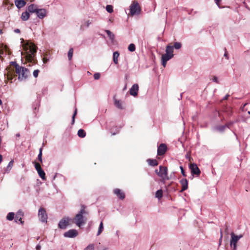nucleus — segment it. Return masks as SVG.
I'll return each mask as SVG.
<instances>
[{"instance_id":"obj_46","label":"nucleus","mask_w":250,"mask_h":250,"mask_svg":"<svg viewBox=\"0 0 250 250\" xmlns=\"http://www.w3.org/2000/svg\"><path fill=\"white\" fill-rule=\"evenodd\" d=\"M36 250H41V246L40 245H37L36 247Z\"/></svg>"},{"instance_id":"obj_54","label":"nucleus","mask_w":250,"mask_h":250,"mask_svg":"<svg viewBox=\"0 0 250 250\" xmlns=\"http://www.w3.org/2000/svg\"><path fill=\"white\" fill-rule=\"evenodd\" d=\"M248 114L250 115V111L248 112Z\"/></svg>"},{"instance_id":"obj_1","label":"nucleus","mask_w":250,"mask_h":250,"mask_svg":"<svg viewBox=\"0 0 250 250\" xmlns=\"http://www.w3.org/2000/svg\"><path fill=\"white\" fill-rule=\"evenodd\" d=\"M18 75V79L21 81L25 80L30 75L28 69L20 66L15 62H11V67L7 69V78L12 83L13 79Z\"/></svg>"},{"instance_id":"obj_28","label":"nucleus","mask_w":250,"mask_h":250,"mask_svg":"<svg viewBox=\"0 0 250 250\" xmlns=\"http://www.w3.org/2000/svg\"><path fill=\"white\" fill-rule=\"evenodd\" d=\"M163 196V191L162 189L158 190L155 194V197L158 199H160Z\"/></svg>"},{"instance_id":"obj_5","label":"nucleus","mask_w":250,"mask_h":250,"mask_svg":"<svg viewBox=\"0 0 250 250\" xmlns=\"http://www.w3.org/2000/svg\"><path fill=\"white\" fill-rule=\"evenodd\" d=\"M130 15L133 16L138 15L140 12V7L137 2H133L130 6Z\"/></svg>"},{"instance_id":"obj_37","label":"nucleus","mask_w":250,"mask_h":250,"mask_svg":"<svg viewBox=\"0 0 250 250\" xmlns=\"http://www.w3.org/2000/svg\"><path fill=\"white\" fill-rule=\"evenodd\" d=\"M173 46L174 47V48H175L176 49H179L181 47L182 44L179 42H175L174 44V46Z\"/></svg>"},{"instance_id":"obj_40","label":"nucleus","mask_w":250,"mask_h":250,"mask_svg":"<svg viewBox=\"0 0 250 250\" xmlns=\"http://www.w3.org/2000/svg\"><path fill=\"white\" fill-rule=\"evenodd\" d=\"M39 72L40 71L38 69L33 71V75L35 78H37L38 76Z\"/></svg>"},{"instance_id":"obj_6","label":"nucleus","mask_w":250,"mask_h":250,"mask_svg":"<svg viewBox=\"0 0 250 250\" xmlns=\"http://www.w3.org/2000/svg\"><path fill=\"white\" fill-rule=\"evenodd\" d=\"M158 176L160 177L164 181L168 180L169 178L168 177L167 168L166 167H163L161 166H160Z\"/></svg>"},{"instance_id":"obj_35","label":"nucleus","mask_w":250,"mask_h":250,"mask_svg":"<svg viewBox=\"0 0 250 250\" xmlns=\"http://www.w3.org/2000/svg\"><path fill=\"white\" fill-rule=\"evenodd\" d=\"M48 56L47 53H45L44 55V57L42 59V62L44 63H46L49 60V57Z\"/></svg>"},{"instance_id":"obj_49","label":"nucleus","mask_w":250,"mask_h":250,"mask_svg":"<svg viewBox=\"0 0 250 250\" xmlns=\"http://www.w3.org/2000/svg\"><path fill=\"white\" fill-rule=\"evenodd\" d=\"M221 0H215V3L217 5H219V2Z\"/></svg>"},{"instance_id":"obj_41","label":"nucleus","mask_w":250,"mask_h":250,"mask_svg":"<svg viewBox=\"0 0 250 250\" xmlns=\"http://www.w3.org/2000/svg\"><path fill=\"white\" fill-rule=\"evenodd\" d=\"M77 114V109L76 108L75 110V111H74V113L72 116V124H73L74 123V122H75V116Z\"/></svg>"},{"instance_id":"obj_36","label":"nucleus","mask_w":250,"mask_h":250,"mask_svg":"<svg viewBox=\"0 0 250 250\" xmlns=\"http://www.w3.org/2000/svg\"><path fill=\"white\" fill-rule=\"evenodd\" d=\"M42 147L40 148V150H39V154H38V159L41 163H42Z\"/></svg>"},{"instance_id":"obj_3","label":"nucleus","mask_w":250,"mask_h":250,"mask_svg":"<svg viewBox=\"0 0 250 250\" xmlns=\"http://www.w3.org/2000/svg\"><path fill=\"white\" fill-rule=\"evenodd\" d=\"M87 213V211L85 209L84 206H82L80 212L76 215L74 218V222L77 226L81 227L85 223L87 219L84 215Z\"/></svg>"},{"instance_id":"obj_39","label":"nucleus","mask_w":250,"mask_h":250,"mask_svg":"<svg viewBox=\"0 0 250 250\" xmlns=\"http://www.w3.org/2000/svg\"><path fill=\"white\" fill-rule=\"evenodd\" d=\"M35 168L36 169V170L38 171V170H41L42 169V168H41V167L40 166V165L38 163H35Z\"/></svg>"},{"instance_id":"obj_22","label":"nucleus","mask_w":250,"mask_h":250,"mask_svg":"<svg viewBox=\"0 0 250 250\" xmlns=\"http://www.w3.org/2000/svg\"><path fill=\"white\" fill-rule=\"evenodd\" d=\"M120 54L118 51H115L113 54V61L114 63L116 64L118 63V58Z\"/></svg>"},{"instance_id":"obj_34","label":"nucleus","mask_w":250,"mask_h":250,"mask_svg":"<svg viewBox=\"0 0 250 250\" xmlns=\"http://www.w3.org/2000/svg\"><path fill=\"white\" fill-rule=\"evenodd\" d=\"M105 8L108 13H111L113 12V7L111 5H107Z\"/></svg>"},{"instance_id":"obj_38","label":"nucleus","mask_w":250,"mask_h":250,"mask_svg":"<svg viewBox=\"0 0 250 250\" xmlns=\"http://www.w3.org/2000/svg\"><path fill=\"white\" fill-rule=\"evenodd\" d=\"M94 246L93 244L89 245L84 250H94Z\"/></svg>"},{"instance_id":"obj_42","label":"nucleus","mask_w":250,"mask_h":250,"mask_svg":"<svg viewBox=\"0 0 250 250\" xmlns=\"http://www.w3.org/2000/svg\"><path fill=\"white\" fill-rule=\"evenodd\" d=\"M100 74L99 73H96L94 74V78L95 80H98L100 78Z\"/></svg>"},{"instance_id":"obj_8","label":"nucleus","mask_w":250,"mask_h":250,"mask_svg":"<svg viewBox=\"0 0 250 250\" xmlns=\"http://www.w3.org/2000/svg\"><path fill=\"white\" fill-rule=\"evenodd\" d=\"M70 219L68 217H65L62 218L58 224L59 227L61 229H65L69 225Z\"/></svg>"},{"instance_id":"obj_50","label":"nucleus","mask_w":250,"mask_h":250,"mask_svg":"<svg viewBox=\"0 0 250 250\" xmlns=\"http://www.w3.org/2000/svg\"><path fill=\"white\" fill-rule=\"evenodd\" d=\"M155 171L156 173V174L158 175L159 170H158V169H156Z\"/></svg>"},{"instance_id":"obj_45","label":"nucleus","mask_w":250,"mask_h":250,"mask_svg":"<svg viewBox=\"0 0 250 250\" xmlns=\"http://www.w3.org/2000/svg\"><path fill=\"white\" fill-rule=\"evenodd\" d=\"M90 24L91 22L89 20L87 21L85 23V25L86 26V27H88Z\"/></svg>"},{"instance_id":"obj_16","label":"nucleus","mask_w":250,"mask_h":250,"mask_svg":"<svg viewBox=\"0 0 250 250\" xmlns=\"http://www.w3.org/2000/svg\"><path fill=\"white\" fill-rule=\"evenodd\" d=\"M14 2L18 9L23 7L26 4L25 0H15Z\"/></svg>"},{"instance_id":"obj_48","label":"nucleus","mask_w":250,"mask_h":250,"mask_svg":"<svg viewBox=\"0 0 250 250\" xmlns=\"http://www.w3.org/2000/svg\"><path fill=\"white\" fill-rule=\"evenodd\" d=\"M14 32L16 33H19L20 32V30L19 29H16L14 30Z\"/></svg>"},{"instance_id":"obj_30","label":"nucleus","mask_w":250,"mask_h":250,"mask_svg":"<svg viewBox=\"0 0 250 250\" xmlns=\"http://www.w3.org/2000/svg\"><path fill=\"white\" fill-rule=\"evenodd\" d=\"M85 131L82 129H80L78 131V135L81 138H83L85 136Z\"/></svg>"},{"instance_id":"obj_23","label":"nucleus","mask_w":250,"mask_h":250,"mask_svg":"<svg viewBox=\"0 0 250 250\" xmlns=\"http://www.w3.org/2000/svg\"><path fill=\"white\" fill-rule=\"evenodd\" d=\"M30 15L28 12L25 11L23 12L21 16V19L24 21H26L28 20Z\"/></svg>"},{"instance_id":"obj_31","label":"nucleus","mask_w":250,"mask_h":250,"mask_svg":"<svg viewBox=\"0 0 250 250\" xmlns=\"http://www.w3.org/2000/svg\"><path fill=\"white\" fill-rule=\"evenodd\" d=\"M15 214L14 212H9L6 216V219L8 220L12 221L14 218Z\"/></svg>"},{"instance_id":"obj_4","label":"nucleus","mask_w":250,"mask_h":250,"mask_svg":"<svg viewBox=\"0 0 250 250\" xmlns=\"http://www.w3.org/2000/svg\"><path fill=\"white\" fill-rule=\"evenodd\" d=\"M230 235L231 240L230 245V246L233 248V250H235L237 247L236 244L238 240L243 237V235L242 234L236 235L233 232H231Z\"/></svg>"},{"instance_id":"obj_15","label":"nucleus","mask_w":250,"mask_h":250,"mask_svg":"<svg viewBox=\"0 0 250 250\" xmlns=\"http://www.w3.org/2000/svg\"><path fill=\"white\" fill-rule=\"evenodd\" d=\"M167 150V146L164 144H161L158 148L157 153L159 155H162Z\"/></svg>"},{"instance_id":"obj_11","label":"nucleus","mask_w":250,"mask_h":250,"mask_svg":"<svg viewBox=\"0 0 250 250\" xmlns=\"http://www.w3.org/2000/svg\"><path fill=\"white\" fill-rule=\"evenodd\" d=\"M189 168L192 174H195L197 175L200 174L201 172L197 165L195 164H191L189 166Z\"/></svg>"},{"instance_id":"obj_57","label":"nucleus","mask_w":250,"mask_h":250,"mask_svg":"<svg viewBox=\"0 0 250 250\" xmlns=\"http://www.w3.org/2000/svg\"><path fill=\"white\" fill-rule=\"evenodd\" d=\"M222 237V236L221 235V238H220V240H221Z\"/></svg>"},{"instance_id":"obj_52","label":"nucleus","mask_w":250,"mask_h":250,"mask_svg":"<svg viewBox=\"0 0 250 250\" xmlns=\"http://www.w3.org/2000/svg\"><path fill=\"white\" fill-rule=\"evenodd\" d=\"M2 104V101L0 99V105Z\"/></svg>"},{"instance_id":"obj_7","label":"nucleus","mask_w":250,"mask_h":250,"mask_svg":"<svg viewBox=\"0 0 250 250\" xmlns=\"http://www.w3.org/2000/svg\"><path fill=\"white\" fill-rule=\"evenodd\" d=\"M38 216L40 220L43 223H46L47 219V215L44 208H41L38 211Z\"/></svg>"},{"instance_id":"obj_32","label":"nucleus","mask_w":250,"mask_h":250,"mask_svg":"<svg viewBox=\"0 0 250 250\" xmlns=\"http://www.w3.org/2000/svg\"><path fill=\"white\" fill-rule=\"evenodd\" d=\"M135 49L136 47L134 43H130L128 46V50L130 52H134Z\"/></svg>"},{"instance_id":"obj_43","label":"nucleus","mask_w":250,"mask_h":250,"mask_svg":"<svg viewBox=\"0 0 250 250\" xmlns=\"http://www.w3.org/2000/svg\"><path fill=\"white\" fill-rule=\"evenodd\" d=\"M212 81L213 82H215L216 83H219V81H218V78L216 77V76H213L212 77Z\"/></svg>"},{"instance_id":"obj_2","label":"nucleus","mask_w":250,"mask_h":250,"mask_svg":"<svg viewBox=\"0 0 250 250\" xmlns=\"http://www.w3.org/2000/svg\"><path fill=\"white\" fill-rule=\"evenodd\" d=\"M21 43H22L24 53L21 52V55H25L26 60L30 62H34V58L37 52L36 46L31 42H27L24 43V40L21 39Z\"/></svg>"},{"instance_id":"obj_55","label":"nucleus","mask_w":250,"mask_h":250,"mask_svg":"<svg viewBox=\"0 0 250 250\" xmlns=\"http://www.w3.org/2000/svg\"><path fill=\"white\" fill-rule=\"evenodd\" d=\"M20 221H21V218H20V219H19Z\"/></svg>"},{"instance_id":"obj_21","label":"nucleus","mask_w":250,"mask_h":250,"mask_svg":"<svg viewBox=\"0 0 250 250\" xmlns=\"http://www.w3.org/2000/svg\"><path fill=\"white\" fill-rule=\"evenodd\" d=\"M38 9L37 6L34 4H30L28 7V11L30 13H36Z\"/></svg>"},{"instance_id":"obj_47","label":"nucleus","mask_w":250,"mask_h":250,"mask_svg":"<svg viewBox=\"0 0 250 250\" xmlns=\"http://www.w3.org/2000/svg\"><path fill=\"white\" fill-rule=\"evenodd\" d=\"M229 94L226 95L223 98V100H227L228 99V98L229 97Z\"/></svg>"},{"instance_id":"obj_33","label":"nucleus","mask_w":250,"mask_h":250,"mask_svg":"<svg viewBox=\"0 0 250 250\" xmlns=\"http://www.w3.org/2000/svg\"><path fill=\"white\" fill-rule=\"evenodd\" d=\"M73 54V49L72 48L69 49L68 52V58L69 60H71L72 59V56Z\"/></svg>"},{"instance_id":"obj_44","label":"nucleus","mask_w":250,"mask_h":250,"mask_svg":"<svg viewBox=\"0 0 250 250\" xmlns=\"http://www.w3.org/2000/svg\"><path fill=\"white\" fill-rule=\"evenodd\" d=\"M180 169H181V173H182L183 175L184 176H186V174H185V172H184V168L182 167H180Z\"/></svg>"},{"instance_id":"obj_17","label":"nucleus","mask_w":250,"mask_h":250,"mask_svg":"<svg viewBox=\"0 0 250 250\" xmlns=\"http://www.w3.org/2000/svg\"><path fill=\"white\" fill-rule=\"evenodd\" d=\"M166 53L167 54L169 55L172 57H174V47L171 45H167L166 47Z\"/></svg>"},{"instance_id":"obj_29","label":"nucleus","mask_w":250,"mask_h":250,"mask_svg":"<svg viewBox=\"0 0 250 250\" xmlns=\"http://www.w3.org/2000/svg\"><path fill=\"white\" fill-rule=\"evenodd\" d=\"M37 172H38V173L39 175L40 176V177L42 180H45V172H44V171L42 169L41 170H38Z\"/></svg>"},{"instance_id":"obj_9","label":"nucleus","mask_w":250,"mask_h":250,"mask_svg":"<svg viewBox=\"0 0 250 250\" xmlns=\"http://www.w3.org/2000/svg\"><path fill=\"white\" fill-rule=\"evenodd\" d=\"M78 233L77 230L74 229H71L65 232L63 234V236L67 238H74L76 237L78 235Z\"/></svg>"},{"instance_id":"obj_26","label":"nucleus","mask_w":250,"mask_h":250,"mask_svg":"<svg viewBox=\"0 0 250 250\" xmlns=\"http://www.w3.org/2000/svg\"><path fill=\"white\" fill-rule=\"evenodd\" d=\"M105 32L106 33L107 35H108V37L109 38L110 40L112 41H113L115 38V35L114 34L111 32L110 30H105Z\"/></svg>"},{"instance_id":"obj_12","label":"nucleus","mask_w":250,"mask_h":250,"mask_svg":"<svg viewBox=\"0 0 250 250\" xmlns=\"http://www.w3.org/2000/svg\"><path fill=\"white\" fill-rule=\"evenodd\" d=\"M113 193L120 199L123 200L125 198V193L119 188H115L113 190Z\"/></svg>"},{"instance_id":"obj_25","label":"nucleus","mask_w":250,"mask_h":250,"mask_svg":"<svg viewBox=\"0 0 250 250\" xmlns=\"http://www.w3.org/2000/svg\"><path fill=\"white\" fill-rule=\"evenodd\" d=\"M13 163H14L13 160H11L9 162L6 168L5 169V173H9L10 172V171L11 170V169L13 166Z\"/></svg>"},{"instance_id":"obj_14","label":"nucleus","mask_w":250,"mask_h":250,"mask_svg":"<svg viewBox=\"0 0 250 250\" xmlns=\"http://www.w3.org/2000/svg\"><path fill=\"white\" fill-rule=\"evenodd\" d=\"M36 13L40 19H43L46 16V11L45 9H38Z\"/></svg>"},{"instance_id":"obj_51","label":"nucleus","mask_w":250,"mask_h":250,"mask_svg":"<svg viewBox=\"0 0 250 250\" xmlns=\"http://www.w3.org/2000/svg\"><path fill=\"white\" fill-rule=\"evenodd\" d=\"M119 233V230H117V231H116V234H117V235H118Z\"/></svg>"},{"instance_id":"obj_20","label":"nucleus","mask_w":250,"mask_h":250,"mask_svg":"<svg viewBox=\"0 0 250 250\" xmlns=\"http://www.w3.org/2000/svg\"><path fill=\"white\" fill-rule=\"evenodd\" d=\"M181 183L182 186L181 191H183L188 188V183L186 179H184L181 180Z\"/></svg>"},{"instance_id":"obj_27","label":"nucleus","mask_w":250,"mask_h":250,"mask_svg":"<svg viewBox=\"0 0 250 250\" xmlns=\"http://www.w3.org/2000/svg\"><path fill=\"white\" fill-rule=\"evenodd\" d=\"M103 230H104V225H103V222H101L100 224V225H99V227L98 228L97 235V236L100 235L101 234V233L103 232Z\"/></svg>"},{"instance_id":"obj_53","label":"nucleus","mask_w":250,"mask_h":250,"mask_svg":"<svg viewBox=\"0 0 250 250\" xmlns=\"http://www.w3.org/2000/svg\"><path fill=\"white\" fill-rule=\"evenodd\" d=\"M109 21L110 22H112L113 21V20L112 19H109Z\"/></svg>"},{"instance_id":"obj_10","label":"nucleus","mask_w":250,"mask_h":250,"mask_svg":"<svg viewBox=\"0 0 250 250\" xmlns=\"http://www.w3.org/2000/svg\"><path fill=\"white\" fill-rule=\"evenodd\" d=\"M173 57L167 54L166 53L163 54L162 55L161 62L162 65L164 67H165L166 66L167 61L171 59Z\"/></svg>"},{"instance_id":"obj_56","label":"nucleus","mask_w":250,"mask_h":250,"mask_svg":"<svg viewBox=\"0 0 250 250\" xmlns=\"http://www.w3.org/2000/svg\"><path fill=\"white\" fill-rule=\"evenodd\" d=\"M224 56H227V55L226 54H225Z\"/></svg>"},{"instance_id":"obj_19","label":"nucleus","mask_w":250,"mask_h":250,"mask_svg":"<svg viewBox=\"0 0 250 250\" xmlns=\"http://www.w3.org/2000/svg\"><path fill=\"white\" fill-rule=\"evenodd\" d=\"M232 124V123H229L224 125H219L216 126L215 129L219 132H223L227 127H229Z\"/></svg>"},{"instance_id":"obj_13","label":"nucleus","mask_w":250,"mask_h":250,"mask_svg":"<svg viewBox=\"0 0 250 250\" xmlns=\"http://www.w3.org/2000/svg\"><path fill=\"white\" fill-rule=\"evenodd\" d=\"M138 90L139 86L138 84H134L129 90V93L131 95L135 97L138 94Z\"/></svg>"},{"instance_id":"obj_18","label":"nucleus","mask_w":250,"mask_h":250,"mask_svg":"<svg viewBox=\"0 0 250 250\" xmlns=\"http://www.w3.org/2000/svg\"><path fill=\"white\" fill-rule=\"evenodd\" d=\"M114 105L119 109H122L124 108L123 102L119 100H118L114 97Z\"/></svg>"},{"instance_id":"obj_24","label":"nucleus","mask_w":250,"mask_h":250,"mask_svg":"<svg viewBox=\"0 0 250 250\" xmlns=\"http://www.w3.org/2000/svg\"><path fill=\"white\" fill-rule=\"evenodd\" d=\"M146 161L148 165L151 166H156L158 164L157 160L155 159H148Z\"/></svg>"}]
</instances>
